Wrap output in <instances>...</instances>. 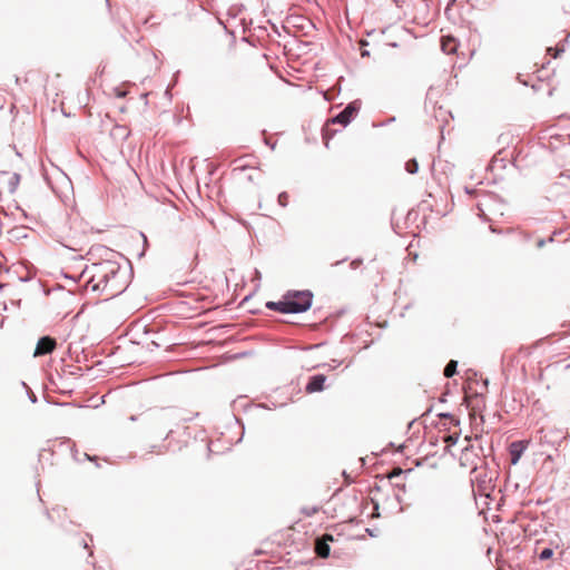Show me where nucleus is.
Masks as SVG:
<instances>
[{
	"instance_id": "12",
	"label": "nucleus",
	"mask_w": 570,
	"mask_h": 570,
	"mask_svg": "<svg viewBox=\"0 0 570 570\" xmlns=\"http://www.w3.org/2000/svg\"><path fill=\"white\" fill-rule=\"evenodd\" d=\"M234 170H245L249 167V165L245 161L244 157L237 158L234 160Z\"/></svg>"
},
{
	"instance_id": "11",
	"label": "nucleus",
	"mask_w": 570,
	"mask_h": 570,
	"mask_svg": "<svg viewBox=\"0 0 570 570\" xmlns=\"http://www.w3.org/2000/svg\"><path fill=\"white\" fill-rule=\"evenodd\" d=\"M405 170L412 175L417 173L419 164L415 158L410 159L405 163Z\"/></svg>"
},
{
	"instance_id": "13",
	"label": "nucleus",
	"mask_w": 570,
	"mask_h": 570,
	"mask_svg": "<svg viewBox=\"0 0 570 570\" xmlns=\"http://www.w3.org/2000/svg\"><path fill=\"white\" fill-rule=\"evenodd\" d=\"M552 556H553V550H552V549H550V548H544V549L539 553V559H540L541 561H544V560L550 559Z\"/></svg>"
},
{
	"instance_id": "19",
	"label": "nucleus",
	"mask_w": 570,
	"mask_h": 570,
	"mask_svg": "<svg viewBox=\"0 0 570 570\" xmlns=\"http://www.w3.org/2000/svg\"><path fill=\"white\" fill-rule=\"evenodd\" d=\"M392 1H393L394 3H396V4L399 6V2H397V0H392Z\"/></svg>"
},
{
	"instance_id": "6",
	"label": "nucleus",
	"mask_w": 570,
	"mask_h": 570,
	"mask_svg": "<svg viewBox=\"0 0 570 570\" xmlns=\"http://www.w3.org/2000/svg\"><path fill=\"white\" fill-rule=\"evenodd\" d=\"M327 541H333L331 534H324L322 539H317L315 543V552L321 558H327L330 556V546Z\"/></svg>"
},
{
	"instance_id": "2",
	"label": "nucleus",
	"mask_w": 570,
	"mask_h": 570,
	"mask_svg": "<svg viewBox=\"0 0 570 570\" xmlns=\"http://www.w3.org/2000/svg\"><path fill=\"white\" fill-rule=\"evenodd\" d=\"M313 293L311 291H288L278 302H267L266 307L283 314H298L311 308Z\"/></svg>"
},
{
	"instance_id": "4",
	"label": "nucleus",
	"mask_w": 570,
	"mask_h": 570,
	"mask_svg": "<svg viewBox=\"0 0 570 570\" xmlns=\"http://www.w3.org/2000/svg\"><path fill=\"white\" fill-rule=\"evenodd\" d=\"M57 346V342L55 338L50 336H42L39 338L33 356H43L50 354Z\"/></svg>"
},
{
	"instance_id": "10",
	"label": "nucleus",
	"mask_w": 570,
	"mask_h": 570,
	"mask_svg": "<svg viewBox=\"0 0 570 570\" xmlns=\"http://www.w3.org/2000/svg\"><path fill=\"white\" fill-rule=\"evenodd\" d=\"M456 366H458V362L456 361H453L451 360L445 368H444V376L445 377H452L455 373H456Z\"/></svg>"
},
{
	"instance_id": "14",
	"label": "nucleus",
	"mask_w": 570,
	"mask_h": 570,
	"mask_svg": "<svg viewBox=\"0 0 570 570\" xmlns=\"http://www.w3.org/2000/svg\"><path fill=\"white\" fill-rule=\"evenodd\" d=\"M278 204L282 206V207H286L287 204H288V195L286 191H283L278 195Z\"/></svg>"
},
{
	"instance_id": "8",
	"label": "nucleus",
	"mask_w": 570,
	"mask_h": 570,
	"mask_svg": "<svg viewBox=\"0 0 570 570\" xmlns=\"http://www.w3.org/2000/svg\"><path fill=\"white\" fill-rule=\"evenodd\" d=\"M458 41L451 36H444L441 38V49L446 55H452L456 51Z\"/></svg>"
},
{
	"instance_id": "16",
	"label": "nucleus",
	"mask_w": 570,
	"mask_h": 570,
	"mask_svg": "<svg viewBox=\"0 0 570 570\" xmlns=\"http://www.w3.org/2000/svg\"><path fill=\"white\" fill-rule=\"evenodd\" d=\"M456 440H458V436L450 435V436L448 438V441H449V442H451V443H455V442H456Z\"/></svg>"
},
{
	"instance_id": "5",
	"label": "nucleus",
	"mask_w": 570,
	"mask_h": 570,
	"mask_svg": "<svg viewBox=\"0 0 570 570\" xmlns=\"http://www.w3.org/2000/svg\"><path fill=\"white\" fill-rule=\"evenodd\" d=\"M326 381V376L323 374H316L309 377L308 383L306 384L307 393L321 392L324 389V383Z\"/></svg>"
},
{
	"instance_id": "7",
	"label": "nucleus",
	"mask_w": 570,
	"mask_h": 570,
	"mask_svg": "<svg viewBox=\"0 0 570 570\" xmlns=\"http://www.w3.org/2000/svg\"><path fill=\"white\" fill-rule=\"evenodd\" d=\"M527 445L523 444L521 441H515L510 444V455H511V463L517 464L520 460L523 451L525 450Z\"/></svg>"
},
{
	"instance_id": "18",
	"label": "nucleus",
	"mask_w": 570,
	"mask_h": 570,
	"mask_svg": "<svg viewBox=\"0 0 570 570\" xmlns=\"http://www.w3.org/2000/svg\"><path fill=\"white\" fill-rule=\"evenodd\" d=\"M560 51H561V50H557V51H556V53H554V57H558V55H559V52H560Z\"/></svg>"
},
{
	"instance_id": "15",
	"label": "nucleus",
	"mask_w": 570,
	"mask_h": 570,
	"mask_svg": "<svg viewBox=\"0 0 570 570\" xmlns=\"http://www.w3.org/2000/svg\"><path fill=\"white\" fill-rule=\"evenodd\" d=\"M440 416L444 417V419L451 420V422L454 423V424H459V421L453 415H451L450 413H443V414H440Z\"/></svg>"
},
{
	"instance_id": "1",
	"label": "nucleus",
	"mask_w": 570,
	"mask_h": 570,
	"mask_svg": "<svg viewBox=\"0 0 570 570\" xmlns=\"http://www.w3.org/2000/svg\"><path fill=\"white\" fill-rule=\"evenodd\" d=\"M83 275H88L86 289L98 293L105 301L120 295L128 287L127 269L112 258L92 263Z\"/></svg>"
},
{
	"instance_id": "3",
	"label": "nucleus",
	"mask_w": 570,
	"mask_h": 570,
	"mask_svg": "<svg viewBox=\"0 0 570 570\" xmlns=\"http://www.w3.org/2000/svg\"><path fill=\"white\" fill-rule=\"evenodd\" d=\"M360 110V102L352 101L350 102L341 112H338L335 117L331 119L332 124H340L343 127H346L352 119L357 115Z\"/></svg>"
},
{
	"instance_id": "9",
	"label": "nucleus",
	"mask_w": 570,
	"mask_h": 570,
	"mask_svg": "<svg viewBox=\"0 0 570 570\" xmlns=\"http://www.w3.org/2000/svg\"><path fill=\"white\" fill-rule=\"evenodd\" d=\"M470 454H471L470 446H465L464 450L462 451L460 462H461V465L468 466V468H471L474 470L476 468V465L473 461H470Z\"/></svg>"
},
{
	"instance_id": "17",
	"label": "nucleus",
	"mask_w": 570,
	"mask_h": 570,
	"mask_svg": "<svg viewBox=\"0 0 570 570\" xmlns=\"http://www.w3.org/2000/svg\"><path fill=\"white\" fill-rule=\"evenodd\" d=\"M102 250H105L108 255H111L114 256V253L112 252H109L107 248H101Z\"/></svg>"
}]
</instances>
